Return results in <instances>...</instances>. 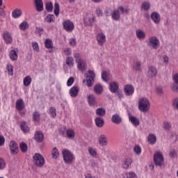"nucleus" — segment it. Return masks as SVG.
Wrapping results in <instances>:
<instances>
[{"mask_svg": "<svg viewBox=\"0 0 178 178\" xmlns=\"http://www.w3.org/2000/svg\"><path fill=\"white\" fill-rule=\"evenodd\" d=\"M12 16L14 19H19L22 16V10L15 9L12 13Z\"/></svg>", "mask_w": 178, "mask_h": 178, "instance_id": "2f4dec72", "label": "nucleus"}, {"mask_svg": "<svg viewBox=\"0 0 178 178\" xmlns=\"http://www.w3.org/2000/svg\"><path fill=\"white\" fill-rule=\"evenodd\" d=\"M133 163V160L130 158L124 159L122 161V169H125L127 170V169H130L131 168V164Z\"/></svg>", "mask_w": 178, "mask_h": 178, "instance_id": "9b49d317", "label": "nucleus"}, {"mask_svg": "<svg viewBox=\"0 0 178 178\" xmlns=\"http://www.w3.org/2000/svg\"><path fill=\"white\" fill-rule=\"evenodd\" d=\"M16 108L17 111H22L24 108V102L22 99H19L16 102Z\"/></svg>", "mask_w": 178, "mask_h": 178, "instance_id": "393cba45", "label": "nucleus"}, {"mask_svg": "<svg viewBox=\"0 0 178 178\" xmlns=\"http://www.w3.org/2000/svg\"><path fill=\"white\" fill-rule=\"evenodd\" d=\"M35 4L36 6V10L38 12H42L44 10V3H42V0H34Z\"/></svg>", "mask_w": 178, "mask_h": 178, "instance_id": "a211bd4d", "label": "nucleus"}, {"mask_svg": "<svg viewBox=\"0 0 178 178\" xmlns=\"http://www.w3.org/2000/svg\"><path fill=\"white\" fill-rule=\"evenodd\" d=\"M9 147L11 154L13 155H17V152H19V147H17V143L12 140L9 144Z\"/></svg>", "mask_w": 178, "mask_h": 178, "instance_id": "9d476101", "label": "nucleus"}, {"mask_svg": "<svg viewBox=\"0 0 178 178\" xmlns=\"http://www.w3.org/2000/svg\"><path fill=\"white\" fill-rule=\"evenodd\" d=\"M172 105L175 111H178V97L173 99Z\"/></svg>", "mask_w": 178, "mask_h": 178, "instance_id": "c03bdc74", "label": "nucleus"}, {"mask_svg": "<svg viewBox=\"0 0 178 178\" xmlns=\"http://www.w3.org/2000/svg\"><path fill=\"white\" fill-rule=\"evenodd\" d=\"M138 108L140 112L147 113L151 109V102L147 97H142L138 99Z\"/></svg>", "mask_w": 178, "mask_h": 178, "instance_id": "f257e3e1", "label": "nucleus"}, {"mask_svg": "<svg viewBox=\"0 0 178 178\" xmlns=\"http://www.w3.org/2000/svg\"><path fill=\"white\" fill-rule=\"evenodd\" d=\"M86 77V84L88 87H92L94 84V79H95V72L92 70H88V73L85 74Z\"/></svg>", "mask_w": 178, "mask_h": 178, "instance_id": "6e6552de", "label": "nucleus"}, {"mask_svg": "<svg viewBox=\"0 0 178 178\" xmlns=\"http://www.w3.org/2000/svg\"><path fill=\"white\" fill-rule=\"evenodd\" d=\"M73 83H74V78H73V76H71L70 78H69V79L67 81V86L68 87H70V86H72Z\"/></svg>", "mask_w": 178, "mask_h": 178, "instance_id": "13d9d810", "label": "nucleus"}, {"mask_svg": "<svg viewBox=\"0 0 178 178\" xmlns=\"http://www.w3.org/2000/svg\"><path fill=\"white\" fill-rule=\"evenodd\" d=\"M7 70L10 76H13V65L10 64L7 65Z\"/></svg>", "mask_w": 178, "mask_h": 178, "instance_id": "de8ad7c7", "label": "nucleus"}, {"mask_svg": "<svg viewBox=\"0 0 178 178\" xmlns=\"http://www.w3.org/2000/svg\"><path fill=\"white\" fill-rule=\"evenodd\" d=\"M40 113L38 112H34L33 115V120L35 123L40 122Z\"/></svg>", "mask_w": 178, "mask_h": 178, "instance_id": "37998d69", "label": "nucleus"}, {"mask_svg": "<svg viewBox=\"0 0 178 178\" xmlns=\"http://www.w3.org/2000/svg\"><path fill=\"white\" fill-rule=\"evenodd\" d=\"M65 136L69 140H73L76 136V133L74 129L69 128L65 131Z\"/></svg>", "mask_w": 178, "mask_h": 178, "instance_id": "dca6fc26", "label": "nucleus"}, {"mask_svg": "<svg viewBox=\"0 0 178 178\" xmlns=\"http://www.w3.org/2000/svg\"><path fill=\"white\" fill-rule=\"evenodd\" d=\"M172 127V124L170 122H165L164 123V129L165 130H170V128Z\"/></svg>", "mask_w": 178, "mask_h": 178, "instance_id": "bf43d9fd", "label": "nucleus"}, {"mask_svg": "<svg viewBox=\"0 0 178 178\" xmlns=\"http://www.w3.org/2000/svg\"><path fill=\"white\" fill-rule=\"evenodd\" d=\"M33 163L38 166V168H42L44 165H45V159H44V156L42 155L36 153L33 157Z\"/></svg>", "mask_w": 178, "mask_h": 178, "instance_id": "39448f33", "label": "nucleus"}, {"mask_svg": "<svg viewBox=\"0 0 178 178\" xmlns=\"http://www.w3.org/2000/svg\"><path fill=\"white\" fill-rule=\"evenodd\" d=\"M147 46L151 49H158V48L161 47V42H159V39H158L156 36L149 37L147 42Z\"/></svg>", "mask_w": 178, "mask_h": 178, "instance_id": "20e7f679", "label": "nucleus"}, {"mask_svg": "<svg viewBox=\"0 0 178 178\" xmlns=\"http://www.w3.org/2000/svg\"><path fill=\"white\" fill-rule=\"evenodd\" d=\"M97 41L98 42V45L102 47V45H104V44H105V42L106 41V37L105 36V34L102 33H99L97 35Z\"/></svg>", "mask_w": 178, "mask_h": 178, "instance_id": "ddd939ff", "label": "nucleus"}, {"mask_svg": "<svg viewBox=\"0 0 178 178\" xmlns=\"http://www.w3.org/2000/svg\"><path fill=\"white\" fill-rule=\"evenodd\" d=\"M104 88L102 87V85H100L99 83L96 84L94 86V90H103Z\"/></svg>", "mask_w": 178, "mask_h": 178, "instance_id": "338daca9", "label": "nucleus"}, {"mask_svg": "<svg viewBox=\"0 0 178 178\" xmlns=\"http://www.w3.org/2000/svg\"><path fill=\"white\" fill-rule=\"evenodd\" d=\"M134 70L136 72H141V61H136Z\"/></svg>", "mask_w": 178, "mask_h": 178, "instance_id": "79ce46f5", "label": "nucleus"}, {"mask_svg": "<svg viewBox=\"0 0 178 178\" xmlns=\"http://www.w3.org/2000/svg\"><path fill=\"white\" fill-rule=\"evenodd\" d=\"M3 38L6 44H10L12 42V35H10V33L8 32L4 33Z\"/></svg>", "mask_w": 178, "mask_h": 178, "instance_id": "7c9ffc66", "label": "nucleus"}, {"mask_svg": "<svg viewBox=\"0 0 178 178\" xmlns=\"http://www.w3.org/2000/svg\"><path fill=\"white\" fill-rule=\"evenodd\" d=\"M5 145V138L0 136V147H3Z\"/></svg>", "mask_w": 178, "mask_h": 178, "instance_id": "69168bd1", "label": "nucleus"}, {"mask_svg": "<svg viewBox=\"0 0 178 178\" xmlns=\"http://www.w3.org/2000/svg\"><path fill=\"white\" fill-rule=\"evenodd\" d=\"M31 84V78L30 76H26L24 79V86H30Z\"/></svg>", "mask_w": 178, "mask_h": 178, "instance_id": "49530a36", "label": "nucleus"}, {"mask_svg": "<svg viewBox=\"0 0 178 178\" xmlns=\"http://www.w3.org/2000/svg\"><path fill=\"white\" fill-rule=\"evenodd\" d=\"M147 76L149 79H154L156 76V68L154 67H149Z\"/></svg>", "mask_w": 178, "mask_h": 178, "instance_id": "f3484780", "label": "nucleus"}, {"mask_svg": "<svg viewBox=\"0 0 178 178\" xmlns=\"http://www.w3.org/2000/svg\"><path fill=\"white\" fill-rule=\"evenodd\" d=\"M151 19L153 20L155 24H159L161 22V15L156 12H154L151 14Z\"/></svg>", "mask_w": 178, "mask_h": 178, "instance_id": "2eb2a0df", "label": "nucleus"}, {"mask_svg": "<svg viewBox=\"0 0 178 178\" xmlns=\"http://www.w3.org/2000/svg\"><path fill=\"white\" fill-rule=\"evenodd\" d=\"M106 113V111L104 108H99L96 110V115L97 116H104Z\"/></svg>", "mask_w": 178, "mask_h": 178, "instance_id": "ea45409f", "label": "nucleus"}, {"mask_svg": "<svg viewBox=\"0 0 178 178\" xmlns=\"http://www.w3.org/2000/svg\"><path fill=\"white\" fill-rule=\"evenodd\" d=\"M98 142L101 147H106L108 145V138L105 135L99 136Z\"/></svg>", "mask_w": 178, "mask_h": 178, "instance_id": "4468645a", "label": "nucleus"}, {"mask_svg": "<svg viewBox=\"0 0 178 178\" xmlns=\"http://www.w3.org/2000/svg\"><path fill=\"white\" fill-rule=\"evenodd\" d=\"M96 15L97 17H101L104 15V13L102 12V9L101 8H97L96 10Z\"/></svg>", "mask_w": 178, "mask_h": 178, "instance_id": "4d7b16f0", "label": "nucleus"}, {"mask_svg": "<svg viewBox=\"0 0 178 178\" xmlns=\"http://www.w3.org/2000/svg\"><path fill=\"white\" fill-rule=\"evenodd\" d=\"M63 24V28L68 33L73 31V30L74 29V24H73V22H72L70 20H67L64 22Z\"/></svg>", "mask_w": 178, "mask_h": 178, "instance_id": "1a4fd4ad", "label": "nucleus"}, {"mask_svg": "<svg viewBox=\"0 0 178 178\" xmlns=\"http://www.w3.org/2000/svg\"><path fill=\"white\" fill-rule=\"evenodd\" d=\"M44 20L47 23H54L55 22V15H48L45 18Z\"/></svg>", "mask_w": 178, "mask_h": 178, "instance_id": "e433bc0d", "label": "nucleus"}, {"mask_svg": "<svg viewBox=\"0 0 178 178\" xmlns=\"http://www.w3.org/2000/svg\"><path fill=\"white\" fill-rule=\"evenodd\" d=\"M95 122L97 127H102L105 123V122L104 121V118L101 117L96 118Z\"/></svg>", "mask_w": 178, "mask_h": 178, "instance_id": "bb28decb", "label": "nucleus"}, {"mask_svg": "<svg viewBox=\"0 0 178 178\" xmlns=\"http://www.w3.org/2000/svg\"><path fill=\"white\" fill-rule=\"evenodd\" d=\"M64 52H65V55L69 56L72 54V49L67 47L64 49Z\"/></svg>", "mask_w": 178, "mask_h": 178, "instance_id": "e2e57ef3", "label": "nucleus"}, {"mask_svg": "<svg viewBox=\"0 0 178 178\" xmlns=\"http://www.w3.org/2000/svg\"><path fill=\"white\" fill-rule=\"evenodd\" d=\"M32 47H33V49L35 51V52L40 51V47H39L38 43H37V42H32Z\"/></svg>", "mask_w": 178, "mask_h": 178, "instance_id": "5fc2aeb1", "label": "nucleus"}, {"mask_svg": "<svg viewBox=\"0 0 178 178\" xmlns=\"http://www.w3.org/2000/svg\"><path fill=\"white\" fill-rule=\"evenodd\" d=\"M52 9H54L52 3H46V10H47V12H52Z\"/></svg>", "mask_w": 178, "mask_h": 178, "instance_id": "6e6d98bb", "label": "nucleus"}, {"mask_svg": "<svg viewBox=\"0 0 178 178\" xmlns=\"http://www.w3.org/2000/svg\"><path fill=\"white\" fill-rule=\"evenodd\" d=\"M66 64L70 67H73V66H74V59H73V57H67L66 59Z\"/></svg>", "mask_w": 178, "mask_h": 178, "instance_id": "c9c22d12", "label": "nucleus"}, {"mask_svg": "<svg viewBox=\"0 0 178 178\" xmlns=\"http://www.w3.org/2000/svg\"><path fill=\"white\" fill-rule=\"evenodd\" d=\"M126 176H127V178H134V172H127Z\"/></svg>", "mask_w": 178, "mask_h": 178, "instance_id": "774afa93", "label": "nucleus"}, {"mask_svg": "<svg viewBox=\"0 0 178 178\" xmlns=\"http://www.w3.org/2000/svg\"><path fill=\"white\" fill-rule=\"evenodd\" d=\"M88 153L92 158H97L98 156V153L97 152V149L92 147H89L88 149Z\"/></svg>", "mask_w": 178, "mask_h": 178, "instance_id": "a878e982", "label": "nucleus"}, {"mask_svg": "<svg viewBox=\"0 0 178 178\" xmlns=\"http://www.w3.org/2000/svg\"><path fill=\"white\" fill-rule=\"evenodd\" d=\"M95 22V17L92 14L88 15L86 19H84V23L86 26H92Z\"/></svg>", "mask_w": 178, "mask_h": 178, "instance_id": "f8f14e48", "label": "nucleus"}, {"mask_svg": "<svg viewBox=\"0 0 178 178\" xmlns=\"http://www.w3.org/2000/svg\"><path fill=\"white\" fill-rule=\"evenodd\" d=\"M88 102L90 106H95V105H97V99H95V96L89 95L88 96Z\"/></svg>", "mask_w": 178, "mask_h": 178, "instance_id": "6ab92c4d", "label": "nucleus"}, {"mask_svg": "<svg viewBox=\"0 0 178 178\" xmlns=\"http://www.w3.org/2000/svg\"><path fill=\"white\" fill-rule=\"evenodd\" d=\"M172 80L175 83L172 86V90H178V73H175L172 76Z\"/></svg>", "mask_w": 178, "mask_h": 178, "instance_id": "5701e85b", "label": "nucleus"}, {"mask_svg": "<svg viewBox=\"0 0 178 178\" xmlns=\"http://www.w3.org/2000/svg\"><path fill=\"white\" fill-rule=\"evenodd\" d=\"M111 121L115 124H120V123H122V118L118 114H114L112 115Z\"/></svg>", "mask_w": 178, "mask_h": 178, "instance_id": "4be33fe9", "label": "nucleus"}, {"mask_svg": "<svg viewBox=\"0 0 178 178\" xmlns=\"http://www.w3.org/2000/svg\"><path fill=\"white\" fill-rule=\"evenodd\" d=\"M51 154L52 159H58V158H59V156H60V153H59V149H58V148L56 147H54L51 149Z\"/></svg>", "mask_w": 178, "mask_h": 178, "instance_id": "aec40b11", "label": "nucleus"}, {"mask_svg": "<svg viewBox=\"0 0 178 178\" xmlns=\"http://www.w3.org/2000/svg\"><path fill=\"white\" fill-rule=\"evenodd\" d=\"M63 159L67 165H72L76 161V156L70 150L63 149L62 150Z\"/></svg>", "mask_w": 178, "mask_h": 178, "instance_id": "f03ea898", "label": "nucleus"}, {"mask_svg": "<svg viewBox=\"0 0 178 178\" xmlns=\"http://www.w3.org/2000/svg\"><path fill=\"white\" fill-rule=\"evenodd\" d=\"M54 15L56 16H59V3H54Z\"/></svg>", "mask_w": 178, "mask_h": 178, "instance_id": "8fccbe9b", "label": "nucleus"}, {"mask_svg": "<svg viewBox=\"0 0 178 178\" xmlns=\"http://www.w3.org/2000/svg\"><path fill=\"white\" fill-rule=\"evenodd\" d=\"M74 58H76V62L77 63V68L78 70H80L81 72H84L87 70V64L84 61L83 58H81V56L79 54H74Z\"/></svg>", "mask_w": 178, "mask_h": 178, "instance_id": "7ed1b4c3", "label": "nucleus"}, {"mask_svg": "<svg viewBox=\"0 0 178 178\" xmlns=\"http://www.w3.org/2000/svg\"><path fill=\"white\" fill-rule=\"evenodd\" d=\"M44 47L47 49L54 48V43L52 42V40H51V39H46L44 40Z\"/></svg>", "mask_w": 178, "mask_h": 178, "instance_id": "c756f323", "label": "nucleus"}, {"mask_svg": "<svg viewBox=\"0 0 178 178\" xmlns=\"http://www.w3.org/2000/svg\"><path fill=\"white\" fill-rule=\"evenodd\" d=\"M110 90H118L119 85L115 81H111L109 83Z\"/></svg>", "mask_w": 178, "mask_h": 178, "instance_id": "58836bf2", "label": "nucleus"}, {"mask_svg": "<svg viewBox=\"0 0 178 178\" xmlns=\"http://www.w3.org/2000/svg\"><path fill=\"white\" fill-rule=\"evenodd\" d=\"M141 147L140 145H136L134 147V152L136 155H141Z\"/></svg>", "mask_w": 178, "mask_h": 178, "instance_id": "3c124183", "label": "nucleus"}, {"mask_svg": "<svg viewBox=\"0 0 178 178\" xmlns=\"http://www.w3.org/2000/svg\"><path fill=\"white\" fill-rule=\"evenodd\" d=\"M44 33V29L42 27H36L35 30V34L36 35H38L39 37H41L42 34Z\"/></svg>", "mask_w": 178, "mask_h": 178, "instance_id": "4c0bfd02", "label": "nucleus"}, {"mask_svg": "<svg viewBox=\"0 0 178 178\" xmlns=\"http://www.w3.org/2000/svg\"><path fill=\"white\" fill-rule=\"evenodd\" d=\"M147 140L150 145H154L156 143V136L154 134H149L147 136Z\"/></svg>", "mask_w": 178, "mask_h": 178, "instance_id": "b1692460", "label": "nucleus"}, {"mask_svg": "<svg viewBox=\"0 0 178 178\" xmlns=\"http://www.w3.org/2000/svg\"><path fill=\"white\" fill-rule=\"evenodd\" d=\"M163 63H165V65H168V63H169V57H168V56L166 55H163Z\"/></svg>", "mask_w": 178, "mask_h": 178, "instance_id": "680f3d73", "label": "nucleus"}, {"mask_svg": "<svg viewBox=\"0 0 178 178\" xmlns=\"http://www.w3.org/2000/svg\"><path fill=\"white\" fill-rule=\"evenodd\" d=\"M9 56L11 59V60H17V51H16V50L13 49L10 50V53H9Z\"/></svg>", "mask_w": 178, "mask_h": 178, "instance_id": "c85d7f7f", "label": "nucleus"}, {"mask_svg": "<svg viewBox=\"0 0 178 178\" xmlns=\"http://www.w3.org/2000/svg\"><path fill=\"white\" fill-rule=\"evenodd\" d=\"M19 27L22 31H26V30L29 29V23H27L26 21H24L19 24Z\"/></svg>", "mask_w": 178, "mask_h": 178, "instance_id": "f704fd0d", "label": "nucleus"}, {"mask_svg": "<svg viewBox=\"0 0 178 178\" xmlns=\"http://www.w3.org/2000/svg\"><path fill=\"white\" fill-rule=\"evenodd\" d=\"M129 10L120 7L117 10H115L111 14V17L113 20H119L120 19V15H123L124 13H128Z\"/></svg>", "mask_w": 178, "mask_h": 178, "instance_id": "0eeeda50", "label": "nucleus"}, {"mask_svg": "<svg viewBox=\"0 0 178 178\" xmlns=\"http://www.w3.org/2000/svg\"><path fill=\"white\" fill-rule=\"evenodd\" d=\"M35 140L37 143H42L44 140V134L41 131H36L35 134Z\"/></svg>", "mask_w": 178, "mask_h": 178, "instance_id": "412c9836", "label": "nucleus"}, {"mask_svg": "<svg viewBox=\"0 0 178 178\" xmlns=\"http://www.w3.org/2000/svg\"><path fill=\"white\" fill-rule=\"evenodd\" d=\"M104 13L106 16H111V15H112V9L106 8Z\"/></svg>", "mask_w": 178, "mask_h": 178, "instance_id": "0e129e2a", "label": "nucleus"}, {"mask_svg": "<svg viewBox=\"0 0 178 178\" xmlns=\"http://www.w3.org/2000/svg\"><path fill=\"white\" fill-rule=\"evenodd\" d=\"M151 8V3L148 1H144L142 3V9L144 10H149V9Z\"/></svg>", "mask_w": 178, "mask_h": 178, "instance_id": "a19ab883", "label": "nucleus"}, {"mask_svg": "<svg viewBox=\"0 0 178 178\" xmlns=\"http://www.w3.org/2000/svg\"><path fill=\"white\" fill-rule=\"evenodd\" d=\"M20 127L24 133H29L30 131V129L29 128V126H27V124L24 121L21 122Z\"/></svg>", "mask_w": 178, "mask_h": 178, "instance_id": "473e14b6", "label": "nucleus"}, {"mask_svg": "<svg viewBox=\"0 0 178 178\" xmlns=\"http://www.w3.org/2000/svg\"><path fill=\"white\" fill-rule=\"evenodd\" d=\"M6 168V162L5 159L0 158V170H3Z\"/></svg>", "mask_w": 178, "mask_h": 178, "instance_id": "a18cd8bd", "label": "nucleus"}, {"mask_svg": "<svg viewBox=\"0 0 178 178\" xmlns=\"http://www.w3.org/2000/svg\"><path fill=\"white\" fill-rule=\"evenodd\" d=\"M20 149L22 152H27V144L24 143H20Z\"/></svg>", "mask_w": 178, "mask_h": 178, "instance_id": "864d4df0", "label": "nucleus"}, {"mask_svg": "<svg viewBox=\"0 0 178 178\" xmlns=\"http://www.w3.org/2000/svg\"><path fill=\"white\" fill-rule=\"evenodd\" d=\"M111 77V75L109 74V72L106 71H103L102 73V79L104 81L108 82V80H109Z\"/></svg>", "mask_w": 178, "mask_h": 178, "instance_id": "72a5a7b5", "label": "nucleus"}, {"mask_svg": "<svg viewBox=\"0 0 178 178\" xmlns=\"http://www.w3.org/2000/svg\"><path fill=\"white\" fill-rule=\"evenodd\" d=\"M170 156L171 158H176L177 156V152H176V150L172 149L170 152Z\"/></svg>", "mask_w": 178, "mask_h": 178, "instance_id": "052dcab7", "label": "nucleus"}, {"mask_svg": "<svg viewBox=\"0 0 178 178\" xmlns=\"http://www.w3.org/2000/svg\"><path fill=\"white\" fill-rule=\"evenodd\" d=\"M154 161L156 166H159L162 168L165 165V160L163 159V155L161 152H156L154 156Z\"/></svg>", "mask_w": 178, "mask_h": 178, "instance_id": "423d86ee", "label": "nucleus"}, {"mask_svg": "<svg viewBox=\"0 0 178 178\" xmlns=\"http://www.w3.org/2000/svg\"><path fill=\"white\" fill-rule=\"evenodd\" d=\"M136 37L138 40H145V32L143 30L136 31Z\"/></svg>", "mask_w": 178, "mask_h": 178, "instance_id": "cd10ccee", "label": "nucleus"}, {"mask_svg": "<svg viewBox=\"0 0 178 178\" xmlns=\"http://www.w3.org/2000/svg\"><path fill=\"white\" fill-rule=\"evenodd\" d=\"M49 113L51 118H55L56 116V109L54 107L50 108Z\"/></svg>", "mask_w": 178, "mask_h": 178, "instance_id": "09e8293b", "label": "nucleus"}, {"mask_svg": "<svg viewBox=\"0 0 178 178\" xmlns=\"http://www.w3.org/2000/svg\"><path fill=\"white\" fill-rule=\"evenodd\" d=\"M79 94L78 90H70V95L73 98H75V97H77Z\"/></svg>", "mask_w": 178, "mask_h": 178, "instance_id": "603ef678", "label": "nucleus"}]
</instances>
